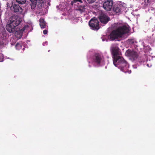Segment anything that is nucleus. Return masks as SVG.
Instances as JSON below:
<instances>
[{"instance_id":"18","label":"nucleus","mask_w":155,"mask_h":155,"mask_svg":"<svg viewBox=\"0 0 155 155\" xmlns=\"http://www.w3.org/2000/svg\"><path fill=\"white\" fill-rule=\"evenodd\" d=\"M25 27H24L23 28H22V29H18V30H19L20 31H21L23 32L25 30Z\"/></svg>"},{"instance_id":"14","label":"nucleus","mask_w":155,"mask_h":155,"mask_svg":"<svg viewBox=\"0 0 155 155\" xmlns=\"http://www.w3.org/2000/svg\"><path fill=\"white\" fill-rule=\"evenodd\" d=\"M141 4L144 6L147 5L150 2V0H141Z\"/></svg>"},{"instance_id":"9","label":"nucleus","mask_w":155,"mask_h":155,"mask_svg":"<svg viewBox=\"0 0 155 155\" xmlns=\"http://www.w3.org/2000/svg\"><path fill=\"white\" fill-rule=\"evenodd\" d=\"M99 18L101 22L103 24H106L110 20V18L107 15L102 14L99 16Z\"/></svg>"},{"instance_id":"15","label":"nucleus","mask_w":155,"mask_h":155,"mask_svg":"<svg viewBox=\"0 0 155 155\" xmlns=\"http://www.w3.org/2000/svg\"><path fill=\"white\" fill-rule=\"evenodd\" d=\"M17 2L20 4H24L25 2V0H16Z\"/></svg>"},{"instance_id":"3","label":"nucleus","mask_w":155,"mask_h":155,"mask_svg":"<svg viewBox=\"0 0 155 155\" xmlns=\"http://www.w3.org/2000/svg\"><path fill=\"white\" fill-rule=\"evenodd\" d=\"M10 23L6 26L7 30L10 33H13L15 31L17 32L18 31L17 26L21 22L20 18L17 16H13L10 18Z\"/></svg>"},{"instance_id":"10","label":"nucleus","mask_w":155,"mask_h":155,"mask_svg":"<svg viewBox=\"0 0 155 155\" xmlns=\"http://www.w3.org/2000/svg\"><path fill=\"white\" fill-rule=\"evenodd\" d=\"M124 8V7L121 5H118L114 6L113 8V11L116 13L120 14Z\"/></svg>"},{"instance_id":"19","label":"nucleus","mask_w":155,"mask_h":155,"mask_svg":"<svg viewBox=\"0 0 155 155\" xmlns=\"http://www.w3.org/2000/svg\"><path fill=\"white\" fill-rule=\"evenodd\" d=\"M74 2H75L76 3L77 2H80L81 3H83V2L81 0H74Z\"/></svg>"},{"instance_id":"23","label":"nucleus","mask_w":155,"mask_h":155,"mask_svg":"<svg viewBox=\"0 0 155 155\" xmlns=\"http://www.w3.org/2000/svg\"><path fill=\"white\" fill-rule=\"evenodd\" d=\"M76 3L75 2H74V0H73L72 1H71V4L72 5H73V4L74 3Z\"/></svg>"},{"instance_id":"25","label":"nucleus","mask_w":155,"mask_h":155,"mask_svg":"<svg viewBox=\"0 0 155 155\" xmlns=\"http://www.w3.org/2000/svg\"><path fill=\"white\" fill-rule=\"evenodd\" d=\"M49 51H50V50H49L48 51V52H49Z\"/></svg>"},{"instance_id":"20","label":"nucleus","mask_w":155,"mask_h":155,"mask_svg":"<svg viewBox=\"0 0 155 155\" xmlns=\"http://www.w3.org/2000/svg\"><path fill=\"white\" fill-rule=\"evenodd\" d=\"M43 34L44 35H46L47 34L48 31L47 30H44L43 31Z\"/></svg>"},{"instance_id":"7","label":"nucleus","mask_w":155,"mask_h":155,"mask_svg":"<svg viewBox=\"0 0 155 155\" xmlns=\"http://www.w3.org/2000/svg\"><path fill=\"white\" fill-rule=\"evenodd\" d=\"M113 1L112 0H106L103 4V8L107 11H110L112 8Z\"/></svg>"},{"instance_id":"6","label":"nucleus","mask_w":155,"mask_h":155,"mask_svg":"<svg viewBox=\"0 0 155 155\" xmlns=\"http://www.w3.org/2000/svg\"><path fill=\"white\" fill-rule=\"evenodd\" d=\"M125 54L126 56L130 57V59L133 60H136L139 56L137 52L129 49L126 51Z\"/></svg>"},{"instance_id":"5","label":"nucleus","mask_w":155,"mask_h":155,"mask_svg":"<svg viewBox=\"0 0 155 155\" xmlns=\"http://www.w3.org/2000/svg\"><path fill=\"white\" fill-rule=\"evenodd\" d=\"M103 56L99 54H96L93 57V62L97 65H100L104 62Z\"/></svg>"},{"instance_id":"24","label":"nucleus","mask_w":155,"mask_h":155,"mask_svg":"<svg viewBox=\"0 0 155 155\" xmlns=\"http://www.w3.org/2000/svg\"><path fill=\"white\" fill-rule=\"evenodd\" d=\"M11 44L12 45H14V44H12V43H11Z\"/></svg>"},{"instance_id":"12","label":"nucleus","mask_w":155,"mask_h":155,"mask_svg":"<svg viewBox=\"0 0 155 155\" xmlns=\"http://www.w3.org/2000/svg\"><path fill=\"white\" fill-rule=\"evenodd\" d=\"M40 25L41 27L42 28H45L46 26V23L44 20L43 18L40 19L39 20Z\"/></svg>"},{"instance_id":"22","label":"nucleus","mask_w":155,"mask_h":155,"mask_svg":"<svg viewBox=\"0 0 155 155\" xmlns=\"http://www.w3.org/2000/svg\"><path fill=\"white\" fill-rule=\"evenodd\" d=\"M88 2L90 3H92L94 2V0H87Z\"/></svg>"},{"instance_id":"13","label":"nucleus","mask_w":155,"mask_h":155,"mask_svg":"<svg viewBox=\"0 0 155 155\" xmlns=\"http://www.w3.org/2000/svg\"><path fill=\"white\" fill-rule=\"evenodd\" d=\"M85 6L84 5H80L78 7V8L77 9V10H78L80 11L81 13L83 12H84L85 11L86 8H85Z\"/></svg>"},{"instance_id":"2","label":"nucleus","mask_w":155,"mask_h":155,"mask_svg":"<svg viewBox=\"0 0 155 155\" xmlns=\"http://www.w3.org/2000/svg\"><path fill=\"white\" fill-rule=\"evenodd\" d=\"M129 27L126 25L120 26L112 31L110 35V39L113 41L123 37L125 34L129 32Z\"/></svg>"},{"instance_id":"11","label":"nucleus","mask_w":155,"mask_h":155,"mask_svg":"<svg viewBox=\"0 0 155 155\" xmlns=\"http://www.w3.org/2000/svg\"><path fill=\"white\" fill-rule=\"evenodd\" d=\"M31 3L29 5L31 9L34 10L36 8L37 0H30Z\"/></svg>"},{"instance_id":"8","label":"nucleus","mask_w":155,"mask_h":155,"mask_svg":"<svg viewBox=\"0 0 155 155\" xmlns=\"http://www.w3.org/2000/svg\"><path fill=\"white\" fill-rule=\"evenodd\" d=\"M11 10L15 13H21L22 12V9L18 5L13 4L11 7Z\"/></svg>"},{"instance_id":"21","label":"nucleus","mask_w":155,"mask_h":155,"mask_svg":"<svg viewBox=\"0 0 155 155\" xmlns=\"http://www.w3.org/2000/svg\"><path fill=\"white\" fill-rule=\"evenodd\" d=\"M3 61V58L2 55L0 54V62H2Z\"/></svg>"},{"instance_id":"16","label":"nucleus","mask_w":155,"mask_h":155,"mask_svg":"<svg viewBox=\"0 0 155 155\" xmlns=\"http://www.w3.org/2000/svg\"><path fill=\"white\" fill-rule=\"evenodd\" d=\"M15 48L17 49H19L21 47V45L19 43H17L15 45Z\"/></svg>"},{"instance_id":"17","label":"nucleus","mask_w":155,"mask_h":155,"mask_svg":"<svg viewBox=\"0 0 155 155\" xmlns=\"http://www.w3.org/2000/svg\"><path fill=\"white\" fill-rule=\"evenodd\" d=\"M128 41L131 44H133L134 43V40L133 39H129Z\"/></svg>"},{"instance_id":"4","label":"nucleus","mask_w":155,"mask_h":155,"mask_svg":"<svg viewBox=\"0 0 155 155\" xmlns=\"http://www.w3.org/2000/svg\"><path fill=\"white\" fill-rule=\"evenodd\" d=\"M98 20L94 18L91 19L89 22V25L91 29L94 30H97L100 28Z\"/></svg>"},{"instance_id":"1","label":"nucleus","mask_w":155,"mask_h":155,"mask_svg":"<svg viewBox=\"0 0 155 155\" xmlns=\"http://www.w3.org/2000/svg\"><path fill=\"white\" fill-rule=\"evenodd\" d=\"M110 50L113 55L114 65L116 67H118L121 71L126 72L128 70V64L123 58L120 55L119 48L113 45L110 48Z\"/></svg>"}]
</instances>
